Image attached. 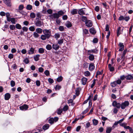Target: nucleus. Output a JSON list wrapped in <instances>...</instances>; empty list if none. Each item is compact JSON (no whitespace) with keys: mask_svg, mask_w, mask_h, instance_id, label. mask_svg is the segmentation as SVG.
I'll use <instances>...</instances> for the list:
<instances>
[{"mask_svg":"<svg viewBox=\"0 0 133 133\" xmlns=\"http://www.w3.org/2000/svg\"><path fill=\"white\" fill-rule=\"evenodd\" d=\"M44 34L42 35L41 36V39L43 41H45L46 39H49L51 36V31L50 30L45 29L43 30Z\"/></svg>","mask_w":133,"mask_h":133,"instance_id":"nucleus-1","label":"nucleus"},{"mask_svg":"<svg viewBox=\"0 0 133 133\" xmlns=\"http://www.w3.org/2000/svg\"><path fill=\"white\" fill-rule=\"evenodd\" d=\"M129 104V102L128 101H125L122 103L121 104L120 107L122 109H124L126 107L128 106Z\"/></svg>","mask_w":133,"mask_h":133,"instance_id":"nucleus-2","label":"nucleus"},{"mask_svg":"<svg viewBox=\"0 0 133 133\" xmlns=\"http://www.w3.org/2000/svg\"><path fill=\"white\" fill-rule=\"evenodd\" d=\"M49 17L52 20L55 19H58L59 17V14L57 13H55L49 16Z\"/></svg>","mask_w":133,"mask_h":133,"instance_id":"nucleus-3","label":"nucleus"},{"mask_svg":"<svg viewBox=\"0 0 133 133\" xmlns=\"http://www.w3.org/2000/svg\"><path fill=\"white\" fill-rule=\"evenodd\" d=\"M58 119V118L57 117H55L54 118H50L49 119L48 121L49 123L51 124H52L54 122H56Z\"/></svg>","mask_w":133,"mask_h":133,"instance_id":"nucleus-4","label":"nucleus"},{"mask_svg":"<svg viewBox=\"0 0 133 133\" xmlns=\"http://www.w3.org/2000/svg\"><path fill=\"white\" fill-rule=\"evenodd\" d=\"M112 105L113 107H115L118 109H119L120 108V104L119 103H118L116 101H113Z\"/></svg>","mask_w":133,"mask_h":133,"instance_id":"nucleus-5","label":"nucleus"},{"mask_svg":"<svg viewBox=\"0 0 133 133\" xmlns=\"http://www.w3.org/2000/svg\"><path fill=\"white\" fill-rule=\"evenodd\" d=\"M35 24L37 26L41 27L43 24V23L41 21L38 20L35 22Z\"/></svg>","mask_w":133,"mask_h":133,"instance_id":"nucleus-6","label":"nucleus"},{"mask_svg":"<svg viewBox=\"0 0 133 133\" xmlns=\"http://www.w3.org/2000/svg\"><path fill=\"white\" fill-rule=\"evenodd\" d=\"M86 25L89 27H90L92 26V23L91 21L90 20H87V22H85Z\"/></svg>","mask_w":133,"mask_h":133,"instance_id":"nucleus-7","label":"nucleus"},{"mask_svg":"<svg viewBox=\"0 0 133 133\" xmlns=\"http://www.w3.org/2000/svg\"><path fill=\"white\" fill-rule=\"evenodd\" d=\"M28 108V106L27 105L24 104V105L20 106L19 107V108L20 110H26Z\"/></svg>","mask_w":133,"mask_h":133,"instance_id":"nucleus-8","label":"nucleus"},{"mask_svg":"<svg viewBox=\"0 0 133 133\" xmlns=\"http://www.w3.org/2000/svg\"><path fill=\"white\" fill-rule=\"evenodd\" d=\"M119 51H122L124 49V45L123 43H119Z\"/></svg>","mask_w":133,"mask_h":133,"instance_id":"nucleus-9","label":"nucleus"},{"mask_svg":"<svg viewBox=\"0 0 133 133\" xmlns=\"http://www.w3.org/2000/svg\"><path fill=\"white\" fill-rule=\"evenodd\" d=\"M88 79L85 77H83L81 79L82 84L83 85H85L87 82Z\"/></svg>","mask_w":133,"mask_h":133,"instance_id":"nucleus-10","label":"nucleus"},{"mask_svg":"<svg viewBox=\"0 0 133 133\" xmlns=\"http://www.w3.org/2000/svg\"><path fill=\"white\" fill-rule=\"evenodd\" d=\"M3 1L8 6H11L10 0H3Z\"/></svg>","mask_w":133,"mask_h":133,"instance_id":"nucleus-11","label":"nucleus"},{"mask_svg":"<svg viewBox=\"0 0 133 133\" xmlns=\"http://www.w3.org/2000/svg\"><path fill=\"white\" fill-rule=\"evenodd\" d=\"M34 49L32 47H31L28 51V54L29 55L33 54L34 53Z\"/></svg>","mask_w":133,"mask_h":133,"instance_id":"nucleus-12","label":"nucleus"},{"mask_svg":"<svg viewBox=\"0 0 133 133\" xmlns=\"http://www.w3.org/2000/svg\"><path fill=\"white\" fill-rule=\"evenodd\" d=\"M95 69V66L93 63H91L89 65V69L90 71H92Z\"/></svg>","mask_w":133,"mask_h":133,"instance_id":"nucleus-13","label":"nucleus"},{"mask_svg":"<svg viewBox=\"0 0 133 133\" xmlns=\"http://www.w3.org/2000/svg\"><path fill=\"white\" fill-rule=\"evenodd\" d=\"M11 21L13 24H15L16 22L17 21L16 19L15 18H10L9 21Z\"/></svg>","mask_w":133,"mask_h":133,"instance_id":"nucleus-14","label":"nucleus"},{"mask_svg":"<svg viewBox=\"0 0 133 133\" xmlns=\"http://www.w3.org/2000/svg\"><path fill=\"white\" fill-rule=\"evenodd\" d=\"M88 54L89 55V58L90 60L91 61H93L94 59V56L93 55L90 54Z\"/></svg>","mask_w":133,"mask_h":133,"instance_id":"nucleus-15","label":"nucleus"},{"mask_svg":"<svg viewBox=\"0 0 133 133\" xmlns=\"http://www.w3.org/2000/svg\"><path fill=\"white\" fill-rule=\"evenodd\" d=\"M10 95L9 93H7L5 95V100H8L10 97Z\"/></svg>","mask_w":133,"mask_h":133,"instance_id":"nucleus-16","label":"nucleus"},{"mask_svg":"<svg viewBox=\"0 0 133 133\" xmlns=\"http://www.w3.org/2000/svg\"><path fill=\"white\" fill-rule=\"evenodd\" d=\"M109 69L110 71H113L114 70V68L113 66H111V64H109L108 65Z\"/></svg>","mask_w":133,"mask_h":133,"instance_id":"nucleus-17","label":"nucleus"},{"mask_svg":"<svg viewBox=\"0 0 133 133\" xmlns=\"http://www.w3.org/2000/svg\"><path fill=\"white\" fill-rule=\"evenodd\" d=\"M36 31L38 34H41L43 32V30L42 29L40 28H37L36 29Z\"/></svg>","mask_w":133,"mask_h":133,"instance_id":"nucleus-18","label":"nucleus"},{"mask_svg":"<svg viewBox=\"0 0 133 133\" xmlns=\"http://www.w3.org/2000/svg\"><path fill=\"white\" fill-rule=\"evenodd\" d=\"M77 12L78 10L77 9H73L71 11V13L72 15H74L77 14Z\"/></svg>","mask_w":133,"mask_h":133,"instance_id":"nucleus-19","label":"nucleus"},{"mask_svg":"<svg viewBox=\"0 0 133 133\" xmlns=\"http://www.w3.org/2000/svg\"><path fill=\"white\" fill-rule=\"evenodd\" d=\"M66 26L69 28L71 27L72 25L71 23L69 21H67L66 22L65 24Z\"/></svg>","mask_w":133,"mask_h":133,"instance_id":"nucleus-20","label":"nucleus"},{"mask_svg":"<svg viewBox=\"0 0 133 133\" xmlns=\"http://www.w3.org/2000/svg\"><path fill=\"white\" fill-rule=\"evenodd\" d=\"M126 79L128 80H130L131 79L133 80V76L131 75H129L126 76Z\"/></svg>","mask_w":133,"mask_h":133,"instance_id":"nucleus-21","label":"nucleus"},{"mask_svg":"<svg viewBox=\"0 0 133 133\" xmlns=\"http://www.w3.org/2000/svg\"><path fill=\"white\" fill-rule=\"evenodd\" d=\"M40 56V55L38 54L36 55L35 56H34V57L35 60L36 61H38L39 60V57Z\"/></svg>","mask_w":133,"mask_h":133,"instance_id":"nucleus-22","label":"nucleus"},{"mask_svg":"<svg viewBox=\"0 0 133 133\" xmlns=\"http://www.w3.org/2000/svg\"><path fill=\"white\" fill-rule=\"evenodd\" d=\"M112 127H108L107 128L106 132L107 133H110L112 130L113 129Z\"/></svg>","mask_w":133,"mask_h":133,"instance_id":"nucleus-23","label":"nucleus"},{"mask_svg":"<svg viewBox=\"0 0 133 133\" xmlns=\"http://www.w3.org/2000/svg\"><path fill=\"white\" fill-rule=\"evenodd\" d=\"M52 48L55 50H58L59 48V46L57 44H53L52 46Z\"/></svg>","mask_w":133,"mask_h":133,"instance_id":"nucleus-24","label":"nucleus"},{"mask_svg":"<svg viewBox=\"0 0 133 133\" xmlns=\"http://www.w3.org/2000/svg\"><path fill=\"white\" fill-rule=\"evenodd\" d=\"M90 31L91 34H94L96 33V30L93 28H90Z\"/></svg>","mask_w":133,"mask_h":133,"instance_id":"nucleus-25","label":"nucleus"},{"mask_svg":"<svg viewBox=\"0 0 133 133\" xmlns=\"http://www.w3.org/2000/svg\"><path fill=\"white\" fill-rule=\"evenodd\" d=\"M78 13L81 15H83L85 14L84 11L82 9L78 11Z\"/></svg>","mask_w":133,"mask_h":133,"instance_id":"nucleus-26","label":"nucleus"},{"mask_svg":"<svg viewBox=\"0 0 133 133\" xmlns=\"http://www.w3.org/2000/svg\"><path fill=\"white\" fill-rule=\"evenodd\" d=\"M121 28L120 27H119L117 29V36H118L121 34Z\"/></svg>","mask_w":133,"mask_h":133,"instance_id":"nucleus-27","label":"nucleus"},{"mask_svg":"<svg viewBox=\"0 0 133 133\" xmlns=\"http://www.w3.org/2000/svg\"><path fill=\"white\" fill-rule=\"evenodd\" d=\"M33 36L34 38H37L39 37V35L38 33L35 32L33 33Z\"/></svg>","mask_w":133,"mask_h":133,"instance_id":"nucleus-28","label":"nucleus"},{"mask_svg":"<svg viewBox=\"0 0 133 133\" xmlns=\"http://www.w3.org/2000/svg\"><path fill=\"white\" fill-rule=\"evenodd\" d=\"M44 49L43 48H40L38 49V51L40 54H43L44 52Z\"/></svg>","mask_w":133,"mask_h":133,"instance_id":"nucleus-29","label":"nucleus"},{"mask_svg":"<svg viewBox=\"0 0 133 133\" xmlns=\"http://www.w3.org/2000/svg\"><path fill=\"white\" fill-rule=\"evenodd\" d=\"M26 9L27 10H31L32 9V6L31 5L28 4L27 5Z\"/></svg>","mask_w":133,"mask_h":133,"instance_id":"nucleus-30","label":"nucleus"},{"mask_svg":"<svg viewBox=\"0 0 133 133\" xmlns=\"http://www.w3.org/2000/svg\"><path fill=\"white\" fill-rule=\"evenodd\" d=\"M93 124L94 125H97L98 123V121L97 120L94 119L92 120Z\"/></svg>","mask_w":133,"mask_h":133,"instance_id":"nucleus-31","label":"nucleus"},{"mask_svg":"<svg viewBox=\"0 0 133 133\" xmlns=\"http://www.w3.org/2000/svg\"><path fill=\"white\" fill-rule=\"evenodd\" d=\"M82 20L84 22H85L87 21V18L86 17L84 16H82L81 17Z\"/></svg>","mask_w":133,"mask_h":133,"instance_id":"nucleus-32","label":"nucleus"},{"mask_svg":"<svg viewBox=\"0 0 133 133\" xmlns=\"http://www.w3.org/2000/svg\"><path fill=\"white\" fill-rule=\"evenodd\" d=\"M58 13H57L58 14H59V16H62L63 14H65L64 12H63L62 10L59 11L57 12Z\"/></svg>","mask_w":133,"mask_h":133,"instance_id":"nucleus-33","label":"nucleus"},{"mask_svg":"<svg viewBox=\"0 0 133 133\" xmlns=\"http://www.w3.org/2000/svg\"><path fill=\"white\" fill-rule=\"evenodd\" d=\"M49 127V124H46L44 125L43 127V129L44 130H46L48 129Z\"/></svg>","mask_w":133,"mask_h":133,"instance_id":"nucleus-34","label":"nucleus"},{"mask_svg":"<svg viewBox=\"0 0 133 133\" xmlns=\"http://www.w3.org/2000/svg\"><path fill=\"white\" fill-rule=\"evenodd\" d=\"M127 52V50H124L123 52V54L122 55L121 57L122 59H123L124 58Z\"/></svg>","mask_w":133,"mask_h":133,"instance_id":"nucleus-35","label":"nucleus"},{"mask_svg":"<svg viewBox=\"0 0 133 133\" xmlns=\"http://www.w3.org/2000/svg\"><path fill=\"white\" fill-rule=\"evenodd\" d=\"M84 74L85 76H88L90 75V74L89 71H87L84 72Z\"/></svg>","mask_w":133,"mask_h":133,"instance_id":"nucleus-36","label":"nucleus"},{"mask_svg":"<svg viewBox=\"0 0 133 133\" xmlns=\"http://www.w3.org/2000/svg\"><path fill=\"white\" fill-rule=\"evenodd\" d=\"M36 16V14L34 12H31L30 15V17L31 18H34Z\"/></svg>","mask_w":133,"mask_h":133,"instance_id":"nucleus-37","label":"nucleus"},{"mask_svg":"<svg viewBox=\"0 0 133 133\" xmlns=\"http://www.w3.org/2000/svg\"><path fill=\"white\" fill-rule=\"evenodd\" d=\"M63 77L61 76H60L58 77L57 79V81L59 82L61 81L63 79Z\"/></svg>","mask_w":133,"mask_h":133,"instance_id":"nucleus-38","label":"nucleus"},{"mask_svg":"<svg viewBox=\"0 0 133 133\" xmlns=\"http://www.w3.org/2000/svg\"><path fill=\"white\" fill-rule=\"evenodd\" d=\"M10 14L8 12L6 13V17L7 21H9V19L10 18Z\"/></svg>","mask_w":133,"mask_h":133,"instance_id":"nucleus-39","label":"nucleus"},{"mask_svg":"<svg viewBox=\"0 0 133 133\" xmlns=\"http://www.w3.org/2000/svg\"><path fill=\"white\" fill-rule=\"evenodd\" d=\"M68 106L67 105H65L64 107L63 110L64 111H65L68 109Z\"/></svg>","mask_w":133,"mask_h":133,"instance_id":"nucleus-40","label":"nucleus"},{"mask_svg":"<svg viewBox=\"0 0 133 133\" xmlns=\"http://www.w3.org/2000/svg\"><path fill=\"white\" fill-rule=\"evenodd\" d=\"M88 54H90L91 53H95L96 52L95 50L94 49L93 50H88Z\"/></svg>","mask_w":133,"mask_h":133,"instance_id":"nucleus-41","label":"nucleus"},{"mask_svg":"<svg viewBox=\"0 0 133 133\" xmlns=\"http://www.w3.org/2000/svg\"><path fill=\"white\" fill-rule=\"evenodd\" d=\"M29 61L28 59L27 58H26L23 61V62L26 64H27L29 62Z\"/></svg>","mask_w":133,"mask_h":133,"instance_id":"nucleus-42","label":"nucleus"},{"mask_svg":"<svg viewBox=\"0 0 133 133\" xmlns=\"http://www.w3.org/2000/svg\"><path fill=\"white\" fill-rule=\"evenodd\" d=\"M46 49L48 50H50L52 49V47L51 45L48 44L46 46Z\"/></svg>","mask_w":133,"mask_h":133,"instance_id":"nucleus-43","label":"nucleus"},{"mask_svg":"<svg viewBox=\"0 0 133 133\" xmlns=\"http://www.w3.org/2000/svg\"><path fill=\"white\" fill-rule=\"evenodd\" d=\"M117 83L116 82V81L114 82L113 83H111V86L112 87H116L117 85Z\"/></svg>","mask_w":133,"mask_h":133,"instance_id":"nucleus-44","label":"nucleus"},{"mask_svg":"<svg viewBox=\"0 0 133 133\" xmlns=\"http://www.w3.org/2000/svg\"><path fill=\"white\" fill-rule=\"evenodd\" d=\"M16 27L17 29H21L22 28V26L21 25L19 24H17L16 25Z\"/></svg>","mask_w":133,"mask_h":133,"instance_id":"nucleus-45","label":"nucleus"},{"mask_svg":"<svg viewBox=\"0 0 133 133\" xmlns=\"http://www.w3.org/2000/svg\"><path fill=\"white\" fill-rule=\"evenodd\" d=\"M29 29L31 31H34L35 30V28L34 26H31L29 28Z\"/></svg>","mask_w":133,"mask_h":133,"instance_id":"nucleus-46","label":"nucleus"},{"mask_svg":"<svg viewBox=\"0 0 133 133\" xmlns=\"http://www.w3.org/2000/svg\"><path fill=\"white\" fill-rule=\"evenodd\" d=\"M63 111V110L62 109H58L57 110V113L58 115H60Z\"/></svg>","mask_w":133,"mask_h":133,"instance_id":"nucleus-47","label":"nucleus"},{"mask_svg":"<svg viewBox=\"0 0 133 133\" xmlns=\"http://www.w3.org/2000/svg\"><path fill=\"white\" fill-rule=\"evenodd\" d=\"M61 88V86L59 85H57L56 86L55 89L56 90H59Z\"/></svg>","mask_w":133,"mask_h":133,"instance_id":"nucleus-48","label":"nucleus"},{"mask_svg":"<svg viewBox=\"0 0 133 133\" xmlns=\"http://www.w3.org/2000/svg\"><path fill=\"white\" fill-rule=\"evenodd\" d=\"M90 105H89V107L87 108L85 110H84L83 112L82 113L83 114H85L90 109L89 108Z\"/></svg>","mask_w":133,"mask_h":133,"instance_id":"nucleus-49","label":"nucleus"},{"mask_svg":"<svg viewBox=\"0 0 133 133\" xmlns=\"http://www.w3.org/2000/svg\"><path fill=\"white\" fill-rule=\"evenodd\" d=\"M118 124H119V123L117 121L115 122L112 127V128L113 129H114L116 127V126Z\"/></svg>","mask_w":133,"mask_h":133,"instance_id":"nucleus-50","label":"nucleus"},{"mask_svg":"<svg viewBox=\"0 0 133 133\" xmlns=\"http://www.w3.org/2000/svg\"><path fill=\"white\" fill-rule=\"evenodd\" d=\"M44 73L45 75L46 76H48L50 75V72L48 70H46L44 71Z\"/></svg>","mask_w":133,"mask_h":133,"instance_id":"nucleus-51","label":"nucleus"},{"mask_svg":"<svg viewBox=\"0 0 133 133\" xmlns=\"http://www.w3.org/2000/svg\"><path fill=\"white\" fill-rule=\"evenodd\" d=\"M59 29L60 31H64V29L63 26H60L59 28Z\"/></svg>","mask_w":133,"mask_h":133,"instance_id":"nucleus-52","label":"nucleus"},{"mask_svg":"<svg viewBox=\"0 0 133 133\" xmlns=\"http://www.w3.org/2000/svg\"><path fill=\"white\" fill-rule=\"evenodd\" d=\"M98 41V39L97 38H95L92 41V42L94 43H97Z\"/></svg>","mask_w":133,"mask_h":133,"instance_id":"nucleus-53","label":"nucleus"},{"mask_svg":"<svg viewBox=\"0 0 133 133\" xmlns=\"http://www.w3.org/2000/svg\"><path fill=\"white\" fill-rule=\"evenodd\" d=\"M55 38H56L57 40L58 38H59L60 37V35L58 33H56L55 34Z\"/></svg>","mask_w":133,"mask_h":133,"instance_id":"nucleus-54","label":"nucleus"},{"mask_svg":"<svg viewBox=\"0 0 133 133\" xmlns=\"http://www.w3.org/2000/svg\"><path fill=\"white\" fill-rule=\"evenodd\" d=\"M48 81L51 84L52 83L54 82L53 79L50 78H48Z\"/></svg>","mask_w":133,"mask_h":133,"instance_id":"nucleus-55","label":"nucleus"},{"mask_svg":"<svg viewBox=\"0 0 133 133\" xmlns=\"http://www.w3.org/2000/svg\"><path fill=\"white\" fill-rule=\"evenodd\" d=\"M10 84L12 87H14L15 85V81L12 80Z\"/></svg>","mask_w":133,"mask_h":133,"instance_id":"nucleus-56","label":"nucleus"},{"mask_svg":"<svg viewBox=\"0 0 133 133\" xmlns=\"http://www.w3.org/2000/svg\"><path fill=\"white\" fill-rule=\"evenodd\" d=\"M83 34H87L88 33V30L86 29L83 30Z\"/></svg>","mask_w":133,"mask_h":133,"instance_id":"nucleus-57","label":"nucleus"},{"mask_svg":"<svg viewBox=\"0 0 133 133\" xmlns=\"http://www.w3.org/2000/svg\"><path fill=\"white\" fill-rule=\"evenodd\" d=\"M47 12L49 14H51L52 13V10L50 9H48L47 10Z\"/></svg>","mask_w":133,"mask_h":133,"instance_id":"nucleus-58","label":"nucleus"},{"mask_svg":"<svg viewBox=\"0 0 133 133\" xmlns=\"http://www.w3.org/2000/svg\"><path fill=\"white\" fill-rule=\"evenodd\" d=\"M10 28L12 30H14L15 29V26L14 25H10Z\"/></svg>","mask_w":133,"mask_h":133,"instance_id":"nucleus-59","label":"nucleus"},{"mask_svg":"<svg viewBox=\"0 0 133 133\" xmlns=\"http://www.w3.org/2000/svg\"><path fill=\"white\" fill-rule=\"evenodd\" d=\"M22 29L24 31H25V32H27L28 30V28L25 26H24L22 27Z\"/></svg>","mask_w":133,"mask_h":133,"instance_id":"nucleus-60","label":"nucleus"},{"mask_svg":"<svg viewBox=\"0 0 133 133\" xmlns=\"http://www.w3.org/2000/svg\"><path fill=\"white\" fill-rule=\"evenodd\" d=\"M13 57L14 55L12 54H10L8 55V57L10 59L12 58Z\"/></svg>","mask_w":133,"mask_h":133,"instance_id":"nucleus-61","label":"nucleus"},{"mask_svg":"<svg viewBox=\"0 0 133 133\" xmlns=\"http://www.w3.org/2000/svg\"><path fill=\"white\" fill-rule=\"evenodd\" d=\"M35 4L36 6H38L39 5V2L38 1H36L35 2Z\"/></svg>","mask_w":133,"mask_h":133,"instance_id":"nucleus-62","label":"nucleus"},{"mask_svg":"<svg viewBox=\"0 0 133 133\" xmlns=\"http://www.w3.org/2000/svg\"><path fill=\"white\" fill-rule=\"evenodd\" d=\"M117 109V108H115L113 109V112L114 114H116L117 113L118 110Z\"/></svg>","mask_w":133,"mask_h":133,"instance_id":"nucleus-63","label":"nucleus"},{"mask_svg":"<svg viewBox=\"0 0 133 133\" xmlns=\"http://www.w3.org/2000/svg\"><path fill=\"white\" fill-rule=\"evenodd\" d=\"M63 39H62L58 41V43L59 44H61L63 43Z\"/></svg>","mask_w":133,"mask_h":133,"instance_id":"nucleus-64","label":"nucleus"}]
</instances>
